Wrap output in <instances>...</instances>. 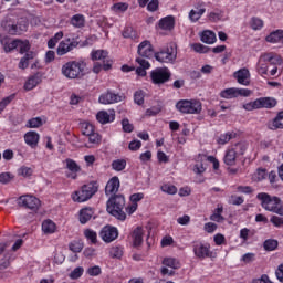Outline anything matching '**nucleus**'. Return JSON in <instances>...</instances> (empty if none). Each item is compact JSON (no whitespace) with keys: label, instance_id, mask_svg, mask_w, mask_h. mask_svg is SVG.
Instances as JSON below:
<instances>
[{"label":"nucleus","instance_id":"f257e3e1","mask_svg":"<svg viewBox=\"0 0 283 283\" xmlns=\"http://www.w3.org/2000/svg\"><path fill=\"white\" fill-rule=\"evenodd\" d=\"M125 196L123 195H113L109 197V199L106 202V211L109 213V216H113V218H116V220H120L124 222V220H127V213H125Z\"/></svg>","mask_w":283,"mask_h":283},{"label":"nucleus","instance_id":"f03ea898","mask_svg":"<svg viewBox=\"0 0 283 283\" xmlns=\"http://www.w3.org/2000/svg\"><path fill=\"white\" fill-rule=\"evenodd\" d=\"M85 62L83 61H69L62 65L61 72L65 78H83L85 76Z\"/></svg>","mask_w":283,"mask_h":283},{"label":"nucleus","instance_id":"7ed1b4c3","mask_svg":"<svg viewBox=\"0 0 283 283\" xmlns=\"http://www.w3.org/2000/svg\"><path fill=\"white\" fill-rule=\"evenodd\" d=\"M98 193V182L91 181L83 185L80 190L74 191L71 195L73 202H87L91 198H94Z\"/></svg>","mask_w":283,"mask_h":283},{"label":"nucleus","instance_id":"20e7f679","mask_svg":"<svg viewBox=\"0 0 283 283\" xmlns=\"http://www.w3.org/2000/svg\"><path fill=\"white\" fill-rule=\"evenodd\" d=\"M256 198L261 201V207L265 209V211L276 214L280 213V209L282 208V199H280V197H271V195L266 192H260L256 195Z\"/></svg>","mask_w":283,"mask_h":283},{"label":"nucleus","instance_id":"39448f33","mask_svg":"<svg viewBox=\"0 0 283 283\" xmlns=\"http://www.w3.org/2000/svg\"><path fill=\"white\" fill-rule=\"evenodd\" d=\"M176 108L181 114H200L202 112V103L197 99H180L177 102Z\"/></svg>","mask_w":283,"mask_h":283},{"label":"nucleus","instance_id":"423d86ee","mask_svg":"<svg viewBox=\"0 0 283 283\" xmlns=\"http://www.w3.org/2000/svg\"><path fill=\"white\" fill-rule=\"evenodd\" d=\"M150 78L154 85H165L171 78V72L168 67H157L150 72Z\"/></svg>","mask_w":283,"mask_h":283},{"label":"nucleus","instance_id":"0eeeda50","mask_svg":"<svg viewBox=\"0 0 283 283\" xmlns=\"http://www.w3.org/2000/svg\"><path fill=\"white\" fill-rule=\"evenodd\" d=\"M18 205L19 207L30 209L31 211H39V207H41V200L34 196L23 195L18 199Z\"/></svg>","mask_w":283,"mask_h":283},{"label":"nucleus","instance_id":"6e6552de","mask_svg":"<svg viewBox=\"0 0 283 283\" xmlns=\"http://www.w3.org/2000/svg\"><path fill=\"white\" fill-rule=\"evenodd\" d=\"M220 96H221V98H227V99L238 98L240 96H243L244 98H247V97L251 96V90L235 88V87L226 88V90L221 91Z\"/></svg>","mask_w":283,"mask_h":283},{"label":"nucleus","instance_id":"1a4fd4ad","mask_svg":"<svg viewBox=\"0 0 283 283\" xmlns=\"http://www.w3.org/2000/svg\"><path fill=\"white\" fill-rule=\"evenodd\" d=\"M177 54L178 53L176 52V49H174V46H170L155 53V59L159 63H174V61H176Z\"/></svg>","mask_w":283,"mask_h":283},{"label":"nucleus","instance_id":"9d476101","mask_svg":"<svg viewBox=\"0 0 283 283\" xmlns=\"http://www.w3.org/2000/svg\"><path fill=\"white\" fill-rule=\"evenodd\" d=\"M74 48H78V41L67 38L59 43L56 54L57 56H65V54L72 52Z\"/></svg>","mask_w":283,"mask_h":283},{"label":"nucleus","instance_id":"9b49d317","mask_svg":"<svg viewBox=\"0 0 283 283\" xmlns=\"http://www.w3.org/2000/svg\"><path fill=\"white\" fill-rule=\"evenodd\" d=\"M99 235L104 242H114L118 238V229L106 226L101 230Z\"/></svg>","mask_w":283,"mask_h":283},{"label":"nucleus","instance_id":"f8f14e48","mask_svg":"<svg viewBox=\"0 0 283 283\" xmlns=\"http://www.w3.org/2000/svg\"><path fill=\"white\" fill-rule=\"evenodd\" d=\"M233 77L237 80L239 85H244L245 87L251 85V73L248 69H240L233 73Z\"/></svg>","mask_w":283,"mask_h":283},{"label":"nucleus","instance_id":"ddd939ff","mask_svg":"<svg viewBox=\"0 0 283 283\" xmlns=\"http://www.w3.org/2000/svg\"><path fill=\"white\" fill-rule=\"evenodd\" d=\"M193 253H195L196 258H199V260H205L206 258H211V250H210L209 244L195 243Z\"/></svg>","mask_w":283,"mask_h":283},{"label":"nucleus","instance_id":"4468645a","mask_svg":"<svg viewBox=\"0 0 283 283\" xmlns=\"http://www.w3.org/2000/svg\"><path fill=\"white\" fill-rule=\"evenodd\" d=\"M137 52L142 56L140 59H151L154 56V46L151 42L145 40L138 45Z\"/></svg>","mask_w":283,"mask_h":283},{"label":"nucleus","instance_id":"2eb2a0df","mask_svg":"<svg viewBox=\"0 0 283 283\" xmlns=\"http://www.w3.org/2000/svg\"><path fill=\"white\" fill-rule=\"evenodd\" d=\"M98 101L99 103H102V105H112L113 103H120L123 101V97L118 94L107 92L105 94H102Z\"/></svg>","mask_w":283,"mask_h":283},{"label":"nucleus","instance_id":"dca6fc26","mask_svg":"<svg viewBox=\"0 0 283 283\" xmlns=\"http://www.w3.org/2000/svg\"><path fill=\"white\" fill-rule=\"evenodd\" d=\"M118 189H120V179H118V177H113L106 184L105 195L106 196H116Z\"/></svg>","mask_w":283,"mask_h":283},{"label":"nucleus","instance_id":"f3484780","mask_svg":"<svg viewBox=\"0 0 283 283\" xmlns=\"http://www.w3.org/2000/svg\"><path fill=\"white\" fill-rule=\"evenodd\" d=\"M261 61H268L270 65H275V67H281V72H283V59L280 55H275L273 53H265L261 55Z\"/></svg>","mask_w":283,"mask_h":283},{"label":"nucleus","instance_id":"a211bd4d","mask_svg":"<svg viewBox=\"0 0 283 283\" xmlns=\"http://www.w3.org/2000/svg\"><path fill=\"white\" fill-rule=\"evenodd\" d=\"M96 119L101 123V125H107V123H114L116 120V113L114 111H99L96 114Z\"/></svg>","mask_w":283,"mask_h":283},{"label":"nucleus","instance_id":"6ab92c4d","mask_svg":"<svg viewBox=\"0 0 283 283\" xmlns=\"http://www.w3.org/2000/svg\"><path fill=\"white\" fill-rule=\"evenodd\" d=\"M259 109L265 108V109H273L275 105H277V99L273 97H261L255 99V104Z\"/></svg>","mask_w":283,"mask_h":283},{"label":"nucleus","instance_id":"aec40b11","mask_svg":"<svg viewBox=\"0 0 283 283\" xmlns=\"http://www.w3.org/2000/svg\"><path fill=\"white\" fill-rule=\"evenodd\" d=\"M136 63H138L139 67L136 69V74L138 76H147V71L149 67H151V64L143 57H137Z\"/></svg>","mask_w":283,"mask_h":283},{"label":"nucleus","instance_id":"412c9836","mask_svg":"<svg viewBox=\"0 0 283 283\" xmlns=\"http://www.w3.org/2000/svg\"><path fill=\"white\" fill-rule=\"evenodd\" d=\"M39 133L30 130L24 135V143H27L29 147H32V149H34V147L39 145Z\"/></svg>","mask_w":283,"mask_h":283},{"label":"nucleus","instance_id":"4be33fe9","mask_svg":"<svg viewBox=\"0 0 283 283\" xmlns=\"http://www.w3.org/2000/svg\"><path fill=\"white\" fill-rule=\"evenodd\" d=\"M35 57H36V53H34L33 51L25 53L24 56L20 59L18 67L20 70H28V66L30 65V61H32Z\"/></svg>","mask_w":283,"mask_h":283},{"label":"nucleus","instance_id":"5701e85b","mask_svg":"<svg viewBox=\"0 0 283 283\" xmlns=\"http://www.w3.org/2000/svg\"><path fill=\"white\" fill-rule=\"evenodd\" d=\"M41 81H42V77H41L40 73L32 75L25 82L24 90H27L28 92H30V90H34V87H36V85H39V83H41Z\"/></svg>","mask_w":283,"mask_h":283},{"label":"nucleus","instance_id":"b1692460","mask_svg":"<svg viewBox=\"0 0 283 283\" xmlns=\"http://www.w3.org/2000/svg\"><path fill=\"white\" fill-rule=\"evenodd\" d=\"M0 43L4 50V52H12V50H17L18 48V42L17 40L11 41L10 38L4 36L1 38Z\"/></svg>","mask_w":283,"mask_h":283},{"label":"nucleus","instance_id":"393cba45","mask_svg":"<svg viewBox=\"0 0 283 283\" xmlns=\"http://www.w3.org/2000/svg\"><path fill=\"white\" fill-rule=\"evenodd\" d=\"M28 30V23L24 24H8L7 31L12 35L15 36L17 34H21Z\"/></svg>","mask_w":283,"mask_h":283},{"label":"nucleus","instance_id":"a878e982","mask_svg":"<svg viewBox=\"0 0 283 283\" xmlns=\"http://www.w3.org/2000/svg\"><path fill=\"white\" fill-rule=\"evenodd\" d=\"M268 127L272 132H275V129H283V111L276 115L273 122L268 123Z\"/></svg>","mask_w":283,"mask_h":283},{"label":"nucleus","instance_id":"bb28decb","mask_svg":"<svg viewBox=\"0 0 283 283\" xmlns=\"http://www.w3.org/2000/svg\"><path fill=\"white\" fill-rule=\"evenodd\" d=\"M200 39L202 43H206L207 45H213L218 39L216 38V33L213 31L206 30L200 34Z\"/></svg>","mask_w":283,"mask_h":283},{"label":"nucleus","instance_id":"cd10ccee","mask_svg":"<svg viewBox=\"0 0 283 283\" xmlns=\"http://www.w3.org/2000/svg\"><path fill=\"white\" fill-rule=\"evenodd\" d=\"M175 24L176 20L174 19V15H168L159 21V28L161 30H172Z\"/></svg>","mask_w":283,"mask_h":283},{"label":"nucleus","instance_id":"c85d7f7f","mask_svg":"<svg viewBox=\"0 0 283 283\" xmlns=\"http://www.w3.org/2000/svg\"><path fill=\"white\" fill-rule=\"evenodd\" d=\"M205 12H207V9L205 8H196L190 10L189 12V19L191 21V23H197V21H200L202 14H205Z\"/></svg>","mask_w":283,"mask_h":283},{"label":"nucleus","instance_id":"c756f323","mask_svg":"<svg viewBox=\"0 0 283 283\" xmlns=\"http://www.w3.org/2000/svg\"><path fill=\"white\" fill-rule=\"evenodd\" d=\"M94 216V210L90 208H84L80 211V222L81 224H87L90 220H92V217Z\"/></svg>","mask_w":283,"mask_h":283},{"label":"nucleus","instance_id":"7c9ffc66","mask_svg":"<svg viewBox=\"0 0 283 283\" xmlns=\"http://www.w3.org/2000/svg\"><path fill=\"white\" fill-rule=\"evenodd\" d=\"M238 158V155L235 154V151L231 148L228 151H226L224 158H223V163L226 165H228V167H233V165H235V160Z\"/></svg>","mask_w":283,"mask_h":283},{"label":"nucleus","instance_id":"2f4dec72","mask_svg":"<svg viewBox=\"0 0 283 283\" xmlns=\"http://www.w3.org/2000/svg\"><path fill=\"white\" fill-rule=\"evenodd\" d=\"M84 238L90 244H98V234L92 229L84 230Z\"/></svg>","mask_w":283,"mask_h":283},{"label":"nucleus","instance_id":"473e14b6","mask_svg":"<svg viewBox=\"0 0 283 283\" xmlns=\"http://www.w3.org/2000/svg\"><path fill=\"white\" fill-rule=\"evenodd\" d=\"M143 228L138 227L133 231L134 247H140L143 244Z\"/></svg>","mask_w":283,"mask_h":283},{"label":"nucleus","instance_id":"72a5a7b5","mask_svg":"<svg viewBox=\"0 0 283 283\" xmlns=\"http://www.w3.org/2000/svg\"><path fill=\"white\" fill-rule=\"evenodd\" d=\"M71 25L74 28H84L85 27V17L83 14H75L71 18Z\"/></svg>","mask_w":283,"mask_h":283},{"label":"nucleus","instance_id":"f704fd0d","mask_svg":"<svg viewBox=\"0 0 283 283\" xmlns=\"http://www.w3.org/2000/svg\"><path fill=\"white\" fill-rule=\"evenodd\" d=\"M42 231L44 233H54V231H56V223H54L52 220L43 221Z\"/></svg>","mask_w":283,"mask_h":283},{"label":"nucleus","instance_id":"c9c22d12","mask_svg":"<svg viewBox=\"0 0 283 283\" xmlns=\"http://www.w3.org/2000/svg\"><path fill=\"white\" fill-rule=\"evenodd\" d=\"M87 138H88V143H90V146H87V147H92L93 145H101V140L103 139L101 134L96 133L95 130H93L87 136Z\"/></svg>","mask_w":283,"mask_h":283},{"label":"nucleus","instance_id":"e433bc0d","mask_svg":"<svg viewBox=\"0 0 283 283\" xmlns=\"http://www.w3.org/2000/svg\"><path fill=\"white\" fill-rule=\"evenodd\" d=\"M91 59L92 61H105V59H107V51L105 50L93 51L91 53Z\"/></svg>","mask_w":283,"mask_h":283},{"label":"nucleus","instance_id":"4c0bfd02","mask_svg":"<svg viewBox=\"0 0 283 283\" xmlns=\"http://www.w3.org/2000/svg\"><path fill=\"white\" fill-rule=\"evenodd\" d=\"M127 167V160L125 159H116L112 163V169L114 171H123Z\"/></svg>","mask_w":283,"mask_h":283},{"label":"nucleus","instance_id":"58836bf2","mask_svg":"<svg viewBox=\"0 0 283 283\" xmlns=\"http://www.w3.org/2000/svg\"><path fill=\"white\" fill-rule=\"evenodd\" d=\"M250 28L258 31L261 28H264V21L258 17H252L250 20Z\"/></svg>","mask_w":283,"mask_h":283},{"label":"nucleus","instance_id":"ea45409f","mask_svg":"<svg viewBox=\"0 0 283 283\" xmlns=\"http://www.w3.org/2000/svg\"><path fill=\"white\" fill-rule=\"evenodd\" d=\"M163 264L169 269H180V262L174 258L164 259Z\"/></svg>","mask_w":283,"mask_h":283},{"label":"nucleus","instance_id":"a19ab883","mask_svg":"<svg viewBox=\"0 0 283 283\" xmlns=\"http://www.w3.org/2000/svg\"><path fill=\"white\" fill-rule=\"evenodd\" d=\"M258 73L261 76H264V74L269 73V64L268 61H262V56L259 59V64H258Z\"/></svg>","mask_w":283,"mask_h":283},{"label":"nucleus","instance_id":"79ce46f5","mask_svg":"<svg viewBox=\"0 0 283 283\" xmlns=\"http://www.w3.org/2000/svg\"><path fill=\"white\" fill-rule=\"evenodd\" d=\"M191 49L196 51L198 54H207L211 50V48L200 43L191 44Z\"/></svg>","mask_w":283,"mask_h":283},{"label":"nucleus","instance_id":"37998d69","mask_svg":"<svg viewBox=\"0 0 283 283\" xmlns=\"http://www.w3.org/2000/svg\"><path fill=\"white\" fill-rule=\"evenodd\" d=\"M18 43V48H19V53L20 54H28V52H30V41L25 40V41H21V40H17Z\"/></svg>","mask_w":283,"mask_h":283},{"label":"nucleus","instance_id":"c03bdc74","mask_svg":"<svg viewBox=\"0 0 283 283\" xmlns=\"http://www.w3.org/2000/svg\"><path fill=\"white\" fill-rule=\"evenodd\" d=\"M161 191L168 193L169 196H176L178 193V188L171 184H165L161 186Z\"/></svg>","mask_w":283,"mask_h":283},{"label":"nucleus","instance_id":"a18cd8bd","mask_svg":"<svg viewBox=\"0 0 283 283\" xmlns=\"http://www.w3.org/2000/svg\"><path fill=\"white\" fill-rule=\"evenodd\" d=\"M252 178L253 180H255V182H262V180L266 178V169L264 168L256 169Z\"/></svg>","mask_w":283,"mask_h":283},{"label":"nucleus","instance_id":"49530a36","mask_svg":"<svg viewBox=\"0 0 283 283\" xmlns=\"http://www.w3.org/2000/svg\"><path fill=\"white\" fill-rule=\"evenodd\" d=\"M277 240L275 239H268L264 241L263 247L265 251H275L277 249Z\"/></svg>","mask_w":283,"mask_h":283},{"label":"nucleus","instance_id":"de8ad7c7","mask_svg":"<svg viewBox=\"0 0 283 283\" xmlns=\"http://www.w3.org/2000/svg\"><path fill=\"white\" fill-rule=\"evenodd\" d=\"M81 127H82L83 136H86V137H88L93 132H95L94 125H92L87 122L82 123Z\"/></svg>","mask_w":283,"mask_h":283},{"label":"nucleus","instance_id":"09e8293b","mask_svg":"<svg viewBox=\"0 0 283 283\" xmlns=\"http://www.w3.org/2000/svg\"><path fill=\"white\" fill-rule=\"evenodd\" d=\"M233 151L238 156H244V151H247V144L239 143L233 146Z\"/></svg>","mask_w":283,"mask_h":283},{"label":"nucleus","instance_id":"8fccbe9b","mask_svg":"<svg viewBox=\"0 0 283 283\" xmlns=\"http://www.w3.org/2000/svg\"><path fill=\"white\" fill-rule=\"evenodd\" d=\"M14 94H11L2 98V101L0 102V114L1 112H3V109H6V107H8V105H10L14 101Z\"/></svg>","mask_w":283,"mask_h":283},{"label":"nucleus","instance_id":"3c124183","mask_svg":"<svg viewBox=\"0 0 283 283\" xmlns=\"http://www.w3.org/2000/svg\"><path fill=\"white\" fill-rule=\"evenodd\" d=\"M41 125H43V119H41V117H34L28 122V127L31 129H36L38 127H41Z\"/></svg>","mask_w":283,"mask_h":283},{"label":"nucleus","instance_id":"603ef678","mask_svg":"<svg viewBox=\"0 0 283 283\" xmlns=\"http://www.w3.org/2000/svg\"><path fill=\"white\" fill-rule=\"evenodd\" d=\"M134 101L136 105H144L145 104V92L137 91L134 94Z\"/></svg>","mask_w":283,"mask_h":283},{"label":"nucleus","instance_id":"864d4df0","mask_svg":"<svg viewBox=\"0 0 283 283\" xmlns=\"http://www.w3.org/2000/svg\"><path fill=\"white\" fill-rule=\"evenodd\" d=\"M66 167L70 171H73V174H76L77 171H81V167H78V164L72 159L66 160Z\"/></svg>","mask_w":283,"mask_h":283},{"label":"nucleus","instance_id":"5fc2aeb1","mask_svg":"<svg viewBox=\"0 0 283 283\" xmlns=\"http://www.w3.org/2000/svg\"><path fill=\"white\" fill-rule=\"evenodd\" d=\"M109 255H111V258H117V259L123 258V248L113 247L109 251Z\"/></svg>","mask_w":283,"mask_h":283},{"label":"nucleus","instance_id":"6e6d98bb","mask_svg":"<svg viewBox=\"0 0 283 283\" xmlns=\"http://www.w3.org/2000/svg\"><path fill=\"white\" fill-rule=\"evenodd\" d=\"M231 138H233V135L230 133H226L223 135H220L217 143H218V145H227V143H229V140H231Z\"/></svg>","mask_w":283,"mask_h":283},{"label":"nucleus","instance_id":"4d7b16f0","mask_svg":"<svg viewBox=\"0 0 283 283\" xmlns=\"http://www.w3.org/2000/svg\"><path fill=\"white\" fill-rule=\"evenodd\" d=\"M129 8V4L125 2H118L113 6V10L115 12H127V9Z\"/></svg>","mask_w":283,"mask_h":283},{"label":"nucleus","instance_id":"13d9d810","mask_svg":"<svg viewBox=\"0 0 283 283\" xmlns=\"http://www.w3.org/2000/svg\"><path fill=\"white\" fill-rule=\"evenodd\" d=\"M83 268L78 266V268H75L71 273H70V277L71 280H78V277H81L83 275Z\"/></svg>","mask_w":283,"mask_h":283},{"label":"nucleus","instance_id":"bf43d9fd","mask_svg":"<svg viewBox=\"0 0 283 283\" xmlns=\"http://www.w3.org/2000/svg\"><path fill=\"white\" fill-rule=\"evenodd\" d=\"M12 178H14V176H12V174L2 172V174H0V184L8 185V182H10L12 180Z\"/></svg>","mask_w":283,"mask_h":283},{"label":"nucleus","instance_id":"052dcab7","mask_svg":"<svg viewBox=\"0 0 283 283\" xmlns=\"http://www.w3.org/2000/svg\"><path fill=\"white\" fill-rule=\"evenodd\" d=\"M122 127L123 132H126V134H132V132H134V125L129 123V119H123Z\"/></svg>","mask_w":283,"mask_h":283},{"label":"nucleus","instance_id":"680f3d73","mask_svg":"<svg viewBox=\"0 0 283 283\" xmlns=\"http://www.w3.org/2000/svg\"><path fill=\"white\" fill-rule=\"evenodd\" d=\"M160 6V1L158 0H150L147 4L148 12H156Z\"/></svg>","mask_w":283,"mask_h":283},{"label":"nucleus","instance_id":"e2e57ef3","mask_svg":"<svg viewBox=\"0 0 283 283\" xmlns=\"http://www.w3.org/2000/svg\"><path fill=\"white\" fill-rule=\"evenodd\" d=\"M6 269H10V256L6 255L0 259V271H6Z\"/></svg>","mask_w":283,"mask_h":283},{"label":"nucleus","instance_id":"0e129e2a","mask_svg":"<svg viewBox=\"0 0 283 283\" xmlns=\"http://www.w3.org/2000/svg\"><path fill=\"white\" fill-rule=\"evenodd\" d=\"M270 222L276 228L283 227V217L274 214L270 218Z\"/></svg>","mask_w":283,"mask_h":283},{"label":"nucleus","instance_id":"69168bd1","mask_svg":"<svg viewBox=\"0 0 283 283\" xmlns=\"http://www.w3.org/2000/svg\"><path fill=\"white\" fill-rule=\"evenodd\" d=\"M124 39H136V31L133 28H126L123 32Z\"/></svg>","mask_w":283,"mask_h":283},{"label":"nucleus","instance_id":"338daca9","mask_svg":"<svg viewBox=\"0 0 283 283\" xmlns=\"http://www.w3.org/2000/svg\"><path fill=\"white\" fill-rule=\"evenodd\" d=\"M252 283H273V281L269 279V275L262 274L260 279H254Z\"/></svg>","mask_w":283,"mask_h":283},{"label":"nucleus","instance_id":"774afa93","mask_svg":"<svg viewBox=\"0 0 283 283\" xmlns=\"http://www.w3.org/2000/svg\"><path fill=\"white\" fill-rule=\"evenodd\" d=\"M276 280L283 283V264H280L275 271Z\"/></svg>","mask_w":283,"mask_h":283}]
</instances>
